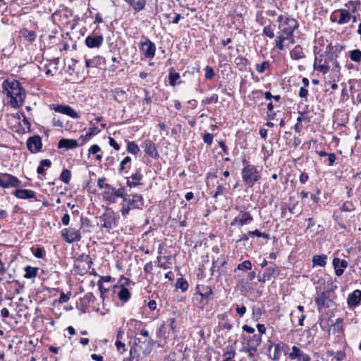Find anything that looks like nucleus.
Listing matches in <instances>:
<instances>
[{
    "label": "nucleus",
    "mask_w": 361,
    "mask_h": 361,
    "mask_svg": "<svg viewBox=\"0 0 361 361\" xmlns=\"http://www.w3.org/2000/svg\"><path fill=\"white\" fill-rule=\"evenodd\" d=\"M3 92L10 98V104L13 107L22 106L25 98V90L21 84L16 80H6L2 83Z\"/></svg>",
    "instance_id": "nucleus-1"
},
{
    "label": "nucleus",
    "mask_w": 361,
    "mask_h": 361,
    "mask_svg": "<svg viewBox=\"0 0 361 361\" xmlns=\"http://www.w3.org/2000/svg\"><path fill=\"white\" fill-rule=\"evenodd\" d=\"M337 55L334 53H328L323 59H315L314 66H318L317 69L324 74L327 73L330 70L339 73L341 66L336 60Z\"/></svg>",
    "instance_id": "nucleus-2"
},
{
    "label": "nucleus",
    "mask_w": 361,
    "mask_h": 361,
    "mask_svg": "<svg viewBox=\"0 0 361 361\" xmlns=\"http://www.w3.org/2000/svg\"><path fill=\"white\" fill-rule=\"evenodd\" d=\"M277 21L281 32L290 37V43H294L293 32L298 28V21L288 16L280 15Z\"/></svg>",
    "instance_id": "nucleus-3"
},
{
    "label": "nucleus",
    "mask_w": 361,
    "mask_h": 361,
    "mask_svg": "<svg viewBox=\"0 0 361 361\" xmlns=\"http://www.w3.org/2000/svg\"><path fill=\"white\" fill-rule=\"evenodd\" d=\"M242 180L245 184L252 188L254 185L261 179L259 171L256 166H247L243 167L241 171Z\"/></svg>",
    "instance_id": "nucleus-4"
},
{
    "label": "nucleus",
    "mask_w": 361,
    "mask_h": 361,
    "mask_svg": "<svg viewBox=\"0 0 361 361\" xmlns=\"http://www.w3.org/2000/svg\"><path fill=\"white\" fill-rule=\"evenodd\" d=\"M262 342V336L260 334H254L250 336L243 344V346L240 349V352L248 354V357L252 358L255 357L257 347Z\"/></svg>",
    "instance_id": "nucleus-5"
},
{
    "label": "nucleus",
    "mask_w": 361,
    "mask_h": 361,
    "mask_svg": "<svg viewBox=\"0 0 361 361\" xmlns=\"http://www.w3.org/2000/svg\"><path fill=\"white\" fill-rule=\"evenodd\" d=\"M235 209L238 211V214L231 221V226H238L242 227L250 224L253 221V217L249 212L242 207L236 206Z\"/></svg>",
    "instance_id": "nucleus-6"
},
{
    "label": "nucleus",
    "mask_w": 361,
    "mask_h": 361,
    "mask_svg": "<svg viewBox=\"0 0 361 361\" xmlns=\"http://www.w3.org/2000/svg\"><path fill=\"white\" fill-rule=\"evenodd\" d=\"M140 49V51L145 58L152 59L154 57L156 45L153 42H152L145 35L142 36Z\"/></svg>",
    "instance_id": "nucleus-7"
},
{
    "label": "nucleus",
    "mask_w": 361,
    "mask_h": 361,
    "mask_svg": "<svg viewBox=\"0 0 361 361\" xmlns=\"http://www.w3.org/2000/svg\"><path fill=\"white\" fill-rule=\"evenodd\" d=\"M330 19L332 22H336L338 25L348 23L351 20V13L347 9H338L333 12Z\"/></svg>",
    "instance_id": "nucleus-8"
},
{
    "label": "nucleus",
    "mask_w": 361,
    "mask_h": 361,
    "mask_svg": "<svg viewBox=\"0 0 361 361\" xmlns=\"http://www.w3.org/2000/svg\"><path fill=\"white\" fill-rule=\"evenodd\" d=\"M20 184L21 181L17 177L8 173H0V187L3 188H16Z\"/></svg>",
    "instance_id": "nucleus-9"
},
{
    "label": "nucleus",
    "mask_w": 361,
    "mask_h": 361,
    "mask_svg": "<svg viewBox=\"0 0 361 361\" xmlns=\"http://www.w3.org/2000/svg\"><path fill=\"white\" fill-rule=\"evenodd\" d=\"M51 109L54 110L56 112L67 115L73 118H79V114L70 106L61 104H51Z\"/></svg>",
    "instance_id": "nucleus-10"
},
{
    "label": "nucleus",
    "mask_w": 361,
    "mask_h": 361,
    "mask_svg": "<svg viewBox=\"0 0 361 361\" xmlns=\"http://www.w3.org/2000/svg\"><path fill=\"white\" fill-rule=\"evenodd\" d=\"M27 149L32 154L40 151L42 147V138L39 135L29 137L26 142Z\"/></svg>",
    "instance_id": "nucleus-11"
},
{
    "label": "nucleus",
    "mask_w": 361,
    "mask_h": 361,
    "mask_svg": "<svg viewBox=\"0 0 361 361\" xmlns=\"http://www.w3.org/2000/svg\"><path fill=\"white\" fill-rule=\"evenodd\" d=\"M124 202H127L132 209H142L144 207L143 197L137 194L128 195Z\"/></svg>",
    "instance_id": "nucleus-12"
},
{
    "label": "nucleus",
    "mask_w": 361,
    "mask_h": 361,
    "mask_svg": "<svg viewBox=\"0 0 361 361\" xmlns=\"http://www.w3.org/2000/svg\"><path fill=\"white\" fill-rule=\"evenodd\" d=\"M100 221L103 222L102 226L107 229H111L116 226V218L114 212H105L100 217Z\"/></svg>",
    "instance_id": "nucleus-13"
},
{
    "label": "nucleus",
    "mask_w": 361,
    "mask_h": 361,
    "mask_svg": "<svg viewBox=\"0 0 361 361\" xmlns=\"http://www.w3.org/2000/svg\"><path fill=\"white\" fill-rule=\"evenodd\" d=\"M329 297L330 294L329 291H323L317 295L315 298V303L319 312L324 308L329 307V302H330Z\"/></svg>",
    "instance_id": "nucleus-14"
},
{
    "label": "nucleus",
    "mask_w": 361,
    "mask_h": 361,
    "mask_svg": "<svg viewBox=\"0 0 361 361\" xmlns=\"http://www.w3.org/2000/svg\"><path fill=\"white\" fill-rule=\"evenodd\" d=\"M61 235L68 243L78 242L81 239V235L79 231H69L68 228H64L61 231Z\"/></svg>",
    "instance_id": "nucleus-15"
},
{
    "label": "nucleus",
    "mask_w": 361,
    "mask_h": 361,
    "mask_svg": "<svg viewBox=\"0 0 361 361\" xmlns=\"http://www.w3.org/2000/svg\"><path fill=\"white\" fill-rule=\"evenodd\" d=\"M144 151L146 154L152 158L157 159L159 157L155 143L150 140H147L144 142Z\"/></svg>",
    "instance_id": "nucleus-16"
},
{
    "label": "nucleus",
    "mask_w": 361,
    "mask_h": 361,
    "mask_svg": "<svg viewBox=\"0 0 361 361\" xmlns=\"http://www.w3.org/2000/svg\"><path fill=\"white\" fill-rule=\"evenodd\" d=\"M332 265L335 270L336 275L340 276L343 274L344 269L347 268L348 263L345 259L334 257L332 261Z\"/></svg>",
    "instance_id": "nucleus-17"
},
{
    "label": "nucleus",
    "mask_w": 361,
    "mask_h": 361,
    "mask_svg": "<svg viewBox=\"0 0 361 361\" xmlns=\"http://www.w3.org/2000/svg\"><path fill=\"white\" fill-rule=\"evenodd\" d=\"M104 39L102 35H89L85 39V44L89 48L99 47L103 43Z\"/></svg>",
    "instance_id": "nucleus-18"
},
{
    "label": "nucleus",
    "mask_w": 361,
    "mask_h": 361,
    "mask_svg": "<svg viewBox=\"0 0 361 361\" xmlns=\"http://www.w3.org/2000/svg\"><path fill=\"white\" fill-rule=\"evenodd\" d=\"M13 195L19 199L28 200L36 198V193L33 190L27 189H17L13 192Z\"/></svg>",
    "instance_id": "nucleus-19"
},
{
    "label": "nucleus",
    "mask_w": 361,
    "mask_h": 361,
    "mask_svg": "<svg viewBox=\"0 0 361 361\" xmlns=\"http://www.w3.org/2000/svg\"><path fill=\"white\" fill-rule=\"evenodd\" d=\"M361 300V290L357 289L352 293L349 294L347 303L350 307L357 306L360 303Z\"/></svg>",
    "instance_id": "nucleus-20"
},
{
    "label": "nucleus",
    "mask_w": 361,
    "mask_h": 361,
    "mask_svg": "<svg viewBox=\"0 0 361 361\" xmlns=\"http://www.w3.org/2000/svg\"><path fill=\"white\" fill-rule=\"evenodd\" d=\"M79 146L78 142L74 139L62 138L58 142V148H65L66 149H72Z\"/></svg>",
    "instance_id": "nucleus-21"
},
{
    "label": "nucleus",
    "mask_w": 361,
    "mask_h": 361,
    "mask_svg": "<svg viewBox=\"0 0 361 361\" xmlns=\"http://www.w3.org/2000/svg\"><path fill=\"white\" fill-rule=\"evenodd\" d=\"M142 179V175L140 171L133 173L130 177L127 178V185L132 188L141 185L140 180Z\"/></svg>",
    "instance_id": "nucleus-22"
},
{
    "label": "nucleus",
    "mask_w": 361,
    "mask_h": 361,
    "mask_svg": "<svg viewBox=\"0 0 361 361\" xmlns=\"http://www.w3.org/2000/svg\"><path fill=\"white\" fill-rule=\"evenodd\" d=\"M199 295L202 297V303L203 305L208 303L207 299L212 294V290L209 286H202L198 290Z\"/></svg>",
    "instance_id": "nucleus-23"
},
{
    "label": "nucleus",
    "mask_w": 361,
    "mask_h": 361,
    "mask_svg": "<svg viewBox=\"0 0 361 361\" xmlns=\"http://www.w3.org/2000/svg\"><path fill=\"white\" fill-rule=\"evenodd\" d=\"M169 82L170 85L175 86L176 85H179L181 83V81H177L180 78V75L178 73H176L174 71V68L173 67L170 68L169 70Z\"/></svg>",
    "instance_id": "nucleus-24"
},
{
    "label": "nucleus",
    "mask_w": 361,
    "mask_h": 361,
    "mask_svg": "<svg viewBox=\"0 0 361 361\" xmlns=\"http://www.w3.org/2000/svg\"><path fill=\"white\" fill-rule=\"evenodd\" d=\"M106 189L114 191V194L116 196V197L123 198V202L125 200H126V198L128 195L126 193V190H125L124 188H120L118 189H116L115 188L112 187L109 184H106Z\"/></svg>",
    "instance_id": "nucleus-25"
},
{
    "label": "nucleus",
    "mask_w": 361,
    "mask_h": 361,
    "mask_svg": "<svg viewBox=\"0 0 361 361\" xmlns=\"http://www.w3.org/2000/svg\"><path fill=\"white\" fill-rule=\"evenodd\" d=\"M290 54L292 59L300 60L305 58V54L302 48L300 45L295 46L290 51Z\"/></svg>",
    "instance_id": "nucleus-26"
},
{
    "label": "nucleus",
    "mask_w": 361,
    "mask_h": 361,
    "mask_svg": "<svg viewBox=\"0 0 361 361\" xmlns=\"http://www.w3.org/2000/svg\"><path fill=\"white\" fill-rule=\"evenodd\" d=\"M327 255H314L312 258L313 266L324 267L326 264Z\"/></svg>",
    "instance_id": "nucleus-27"
},
{
    "label": "nucleus",
    "mask_w": 361,
    "mask_h": 361,
    "mask_svg": "<svg viewBox=\"0 0 361 361\" xmlns=\"http://www.w3.org/2000/svg\"><path fill=\"white\" fill-rule=\"evenodd\" d=\"M128 3L136 12H139L145 8L146 0H128Z\"/></svg>",
    "instance_id": "nucleus-28"
},
{
    "label": "nucleus",
    "mask_w": 361,
    "mask_h": 361,
    "mask_svg": "<svg viewBox=\"0 0 361 361\" xmlns=\"http://www.w3.org/2000/svg\"><path fill=\"white\" fill-rule=\"evenodd\" d=\"M264 274L269 279L276 278L279 274V267L276 264H274L273 267L267 268L264 270Z\"/></svg>",
    "instance_id": "nucleus-29"
},
{
    "label": "nucleus",
    "mask_w": 361,
    "mask_h": 361,
    "mask_svg": "<svg viewBox=\"0 0 361 361\" xmlns=\"http://www.w3.org/2000/svg\"><path fill=\"white\" fill-rule=\"evenodd\" d=\"M25 274H24V278L25 279H32L37 276L39 268L32 267L30 265H27L24 269Z\"/></svg>",
    "instance_id": "nucleus-30"
},
{
    "label": "nucleus",
    "mask_w": 361,
    "mask_h": 361,
    "mask_svg": "<svg viewBox=\"0 0 361 361\" xmlns=\"http://www.w3.org/2000/svg\"><path fill=\"white\" fill-rule=\"evenodd\" d=\"M287 39H290V37L281 33V35L277 36L275 39V47L280 50H283V42Z\"/></svg>",
    "instance_id": "nucleus-31"
},
{
    "label": "nucleus",
    "mask_w": 361,
    "mask_h": 361,
    "mask_svg": "<svg viewBox=\"0 0 361 361\" xmlns=\"http://www.w3.org/2000/svg\"><path fill=\"white\" fill-rule=\"evenodd\" d=\"M118 297L121 300L127 302L130 298V293L127 288L121 287L118 293Z\"/></svg>",
    "instance_id": "nucleus-32"
},
{
    "label": "nucleus",
    "mask_w": 361,
    "mask_h": 361,
    "mask_svg": "<svg viewBox=\"0 0 361 361\" xmlns=\"http://www.w3.org/2000/svg\"><path fill=\"white\" fill-rule=\"evenodd\" d=\"M349 57L351 61L359 63L361 61V51L360 49H354L349 52Z\"/></svg>",
    "instance_id": "nucleus-33"
},
{
    "label": "nucleus",
    "mask_w": 361,
    "mask_h": 361,
    "mask_svg": "<svg viewBox=\"0 0 361 361\" xmlns=\"http://www.w3.org/2000/svg\"><path fill=\"white\" fill-rule=\"evenodd\" d=\"M71 178V172L68 169H63L60 175V180L64 183H69Z\"/></svg>",
    "instance_id": "nucleus-34"
},
{
    "label": "nucleus",
    "mask_w": 361,
    "mask_h": 361,
    "mask_svg": "<svg viewBox=\"0 0 361 361\" xmlns=\"http://www.w3.org/2000/svg\"><path fill=\"white\" fill-rule=\"evenodd\" d=\"M345 7H347L348 9L350 10L352 13H355L360 6V1H350L348 3L345 4Z\"/></svg>",
    "instance_id": "nucleus-35"
},
{
    "label": "nucleus",
    "mask_w": 361,
    "mask_h": 361,
    "mask_svg": "<svg viewBox=\"0 0 361 361\" xmlns=\"http://www.w3.org/2000/svg\"><path fill=\"white\" fill-rule=\"evenodd\" d=\"M127 151L129 153L136 155L140 152V148L136 143H135L134 142L132 141V142H128Z\"/></svg>",
    "instance_id": "nucleus-36"
},
{
    "label": "nucleus",
    "mask_w": 361,
    "mask_h": 361,
    "mask_svg": "<svg viewBox=\"0 0 361 361\" xmlns=\"http://www.w3.org/2000/svg\"><path fill=\"white\" fill-rule=\"evenodd\" d=\"M302 353L298 347L294 345L292 347V351L289 353V358L290 360L300 359Z\"/></svg>",
    "instance_id": "nucleus-37"
},
{
    "label": "nucleus",
    "mask_w": 361,
    "mask_h": 361,
    "mask_svg": "<svg viewBox=\"0 0 361 361\" xmlns=\"http://www.w3.org/2000/svg\"><path fill=\"white\" fill-rule=\"evenodd\" d=\"M270 66L268 61H263L261 64H256L255 69L259 73H264Z\"/></svg>",
    "instance_id": "nucleus-38"
},
{
    "label": "nucleus",
    "mask_w": 361,
    "mask_h": 361,
    "mask_svg": "<svg viewBox=\"0 0 361 361\" xmlns=\"http://www.w3.org/2000/svg\"><path fill=\"white\" fill-rule=\"evenodd\" d=\"M104 198L111 203H115L116 202V197L114 194V191L106 189L104 192Z\"/></svg>",
    "instance_id": "nucleus-39"
},
{
    "label": "nucleus",
    "mask_w": 361,
    "mask_h": 361,
    "mask_svg": "<svg viewBox=\"0 0 361 361\" xmlns=\"http://www.w3.org/2000/svg\"><path fill=\"white\" fill-rule=\"evenodd\" d=\"M219 101V96L216 94H213L210 97H207L202 100V105L210 104L212 103H217Z\"/></svg>",
    "instance_id": "nucleus-40"
},
{
    "label": "nucleus",
    "mask_w": 361,
    "mask_h": 361,
    "mask_svg": "<svg viewBox=\"0 0 361 361\" xmlns=\"http://www.w3.org/2000/svg\"><path fill=\"white\" fill-rule=\"evenodd\" d=\"M248 235H250V236H257V237L264 238L267 240H269L270 238L269 234L266 233H262L258 229H255V231H248Z\"/></svg>",
    "instance_id": "nucleus-41"
},
{
    "label": "nucleus",
    "mask_w": 361,
    "mask_h": 361,
    "mask_svg": "<svg viewBox=\"0 0 361 361\" xmlns=\"http://www.w3.org/2000/svg\"><path fill=\"white\" fill-rule=\"evenodd\" d=\"M204 70L205 71V75H204L205 79L206 80H212L215 75L213 68L209 66H205Z\"/></svg>",
    "instance_id": "nucleus-42"
},
{
    "label": "nucleus",
    "mask_w": 361,
    "mask_h": 361,
    "mask_svg": "<svg viewBox=\"0 0 361 361\" xmlns=\"http://www.w3.org/2000/svg\"><path fill=\"white\" fill-rule=\"evenodd\" d=\"M355 209V207L351 202H345L341 207L342 212H351Z\"/></svg>",
    "instance_id": "nucleus-43"
},
{
    "label": "nucleus",
    "mask_w": 361,
    "mask_h": 361,
    "mask_svg": "<svg viewBox=\"0 0 361 361\" xmlns=\"http://www.w3.org/2000/svg\"><path fill=\"white\" fill-rule=\"evenodd\" d=\"M238 269L241 270H250L252 264L249 260H245L238 265Z\"/></svg>",
    "instance_id": "nucleus-44"
},
{
    "label": "nucleus",
    "mask_w": 361,
    "mask_h": 361,
    "mask_svg": "<svg viewBox=\"0 0 361 361\" xmlns=\"http://www.w3.org/2000/svg\"><path fill=\"white\" fill-rule=\"evenodd\" d=\"M235 354L236 353L235 349L231 346L227 348L226 350H224L223 357H235Z\"/></svg>",
    "instance_id": "nucleus-45"
},
{
    "label": "nucleus",
    "mask_w": 361,
    "mask_h": 361,
    "mask_svg": "<svg viewBox=\"0 0 361 361\" xmlns=\"http://www.w3.org/2000/svg\"><path fill=\"white\" fill-rule=\"evenodd\" d=\"M23 34L25 36V37L27 38L30 42H33L36 38V34L33 31H29L27 30H25L23 32Z\"/></svg>",
    "instance_id": "nucleus-46"
},
{
    "label": "nucleus",
    "mask_w": 361,
    "mask_h": 361,
    "mask_svg": "<svg viewBox=\"0 0 361 361\" xmlns=\"http://www.w3.org/2000/svg\"><path fill=\"white\" fill-rule=\"evenodd\" d=\"M32 253L37 258H43L46 255L45 251L42 247H37L32 251Z\"/></svg>",
    "instance_id": "nucleus-47"
},
{
    "label": "nucleus",
    "mask_w": 361,
    "mask_h": 361,
    "mask_svg": "<svg viewBox=\"0 0 361 361\" xmlns=\"http://www.w3.org/2000/svg\"><path fill=\"white\" fill-rule=\"evenodd\" d=\"M263 34L271 39L274 37V30L270 25L264 27Z\"/></svg>",
    "instance_id": "nucleus-48"
},
{
    "label": "nucleus",
    "mask_w": 361,
    "mask_h": 361,
    "mask_svg": "<svg viewBox=\"0 0 361 361\" xmlns=\"http://www.w3.org/2000/svg\"><path fill=\"white\" fill-rule=\"evenodd\" d=\"M177 287L180 288L182 291H185L188 288V283L183 279H178L177 281Z\"/></svg>",
    "instance_id": "nucleus-49"
},
{
    "label": "nucleus",
    "mask_w": 361,
    "mask_h": 361,
    "mask_svg": "<svg viewBox=\"0 0 361 361\" xmlns=\"http://www.w3.org/2000/svg\"><path fill=\"white\" fill-rule=\"evenodd\" d=\"M131 209L132 208L130 207V205L127 202L123 203L122 204V207L121 209V212L122 216L123 217H126L129 214V212Z\"/></svg>",
    "instance_id": "nucleus-50"
},
{
    "label": "nucleus",
    "mask_w": 361,
    "mask_h": 361,
    "mask_svg": "<svg viewBox=\"0 0 361 361\" xmlns=\"http://www.w3.org/2000/svg\"><path fill=\"white\" fill-rule=\"evenodd\" d=\"M307 221H308V224H307V229H306V231L307 232H310V233H312V234L311 235V237L312 238H314L316 235L317 233H314L311 228L314 226V221H313V219L312 218H308L307 219Z\"/></svg>",
    "instance_id": "nucleus-51"
},
{
    "label": "nucleus",
    "mask_w": 361,
    "mask_h": 361,
    "mask_svg": "<svg viewBox=\"0 0 361 361\" xmlns=\"http://www.w3.org/2000/svg\"><path fill=\"white\" fill-rule=\"evenodd\" d=\"M91 127L89 130V133H87L85 136H91L92 135H96L98 133H99V130L96 126L95 124L92 123V121H90Z\"/></svg>",
    "instance_id": "nucleus-52"
},
{
    "label": "nucleus",
    "mask_w": 361,
    "mask_h": 361,
    "mask_svg": "<svg viewBox=\"0 0 361 361\" xmlns=\"http://www.w3.org/2000/svg\"><path fill=\"white\" fill-rule=\"evenodd\" d=\"M71 292L68 293H61L60 294V298L59 299V303H64V302H66L69 300L70 299V296H71Z\"/></svg>",
    "instance_id": "nucleus-53"
},
{
    "label": "nucleus",
    "mask_w": 361,
    "mask_h": 361,
    "mask_svg": "<svg viewBox=\"0 0 361 361\" xmlns=\"http://www.w3.org/2000/svg\"><path fill=\"white\" fill-rule=\"evenodd\" d=\"M213 135L209 133H207L203 136L204 142L208 145H211L213 142Z\"/></svg>",
    "instance_id": "nucleus-54"
},
{
    "label": "nucleus",
    "mask_w": 361,
    "mask_h": 361,
    "mask_svg": "<svg viewBox=\"0 0 361 361\" xmlns=\"http://www.w3.org/2000/svg\"><path fill=\"white\" fill-rule=\"evenodd\" d=\"M226 188L221 185H219L216 188V192L213 195V197L216 198L219 195L224 194Z\"/></svg>",
    "instance_id": "nucleus-55"
},
{
    "label": "nucleus",
    "mask_w": 361,
    "mask_h": 361,
    "mask_svg": "<svg viewBox=\"0 0 361 361\" xmlns=\"http://www.w3.org/2000/svg\"><path fill=\"white\" fill-rule=\"evenodd\" d=\"M281 354V349L279 345H274V352L272 357L273 360H278Z\"/></svg>",
    "instance_id": "nucleus-56"
},
{
    "label": "nucleus",
    "mask_w": 361,
    "mask_h": 361,
    "mask_svg": "<svg viewBox=\"0 0 361 361\" xmlns=\"http://www.w3.org/2000/svg\"><path fill=\"white\" fill-rule=\"evenodd\" d=\"M100 150H101V149L99 145H93L88 149V154H89V155L95 154H97L99 152H100Z\"/></svg>",
    "instance_id": "nucleus-57"
},
{
    "label": "nucleus",
    "mask_w": 361,
    "mask_h": 361,
    "mask_svg": "<svg viewBox=\"0 0 361 361\" xmlns=\"http://www.w3.org/2000/svg\"><path fill=\"white\" fill-rule=\"evenodd\" d=\"M114 92L116 94V96L117 97H119L121 98V100H119L118 99L116 98V99L118 101V102H122L123 101V97H124V94H125V91L120 89V88H116L114 90Z\"/></svg>",
    "instance_id": "nucleus-58"
},
{
    "label": "nucleus",
    "mask_w": 361,
    "mask_h": 361,
    "mask_svg": "<svg viewBox=\"0 0 361 361\" xmlns=\"http://www.w3.org/2000/svg\"><path fill=\"white\" fill-rule=\"evenodd\" d=\"M345 353L343 351H338L336 353V354L334 355V358L337 361H342L345 359Z\"/></svg>",
    "instance_id": "nucleus-59"
},
{
    "label": "nucleus",
    "mask_w": 361,
    "mask_h": 361,
    "mask_svg": "<svg viewBox=\"0 0 361 361\" xmlns=\"http://www.w3.org/2000/svg\"><path fill=\"white\" fill-rule=\"evenodd\" d=\"M216 276H219L221 274V272L220 271V269L217 268L216 265H215L214 264L212 263V267L211 268V274L212 276H214V275H216Z\"/></svg>",
    "instance_id": "nucleus-60"
},
{
    "label": "nucleus",
    "mask_w": 361,
    "mask_h": 361,
    "mask_svg": "<svg viewBox=\"0 0 361 361\" xmlns=\"http://www.w3.org/2000/svg\"><path fill=\"white\" fill-rule=\"evenodd\" d=\"M307 94H308V90H307V87H301L300 88L299 92H298L299 97L301 98H307Z\"/></svg>",
    "instance_id": "nucleus-61"
},
{
    "label": "nucleus",
    "mask_w": 361,
    "mask_h": 361,
    "mask_svg": "<svg viewBox=\"0 0 361 361\" xmlns=\"http://www.w3.org/2000/svg\"><path fill=\"white\" fill-rule=\"evenodd\" d=\"M226 262L225 259L221 258H217L215 261L213 262V264L216 265L217 268H221L226 264Z\"/></svg>",
    "instance_id": "nucleus-62"
},
{
    "label": "nucleus",
    "mask_w": 361,
    "mask_h": 361,
    "mask_svg": "<svg viewBox=\"0 0 361 361\" xmlns=\"http://www.w3.org/2000/svg\"><path fill=\"white\" fill-rule=\"evenodd\" d=\"M109 145L112 147L115 150H118L120 149L119 145L116 142V141L113 138L109 137Z\"/></svg>",
    "instance_id": "nucleus-63"
},
{
    "label": "nucleus",
    "mask_w": 361,
    "mask_h": 361,
    "mask_svg": "<svg viewBox=\"0 0 361 361\" xmlns=\"http://www.w3.org/2000/svg\"><path fill=\"white\" fill-rule=\"evenodd\" d=\"M308 179L309 176L307 173L303 172L300 175L299 180L302 184L305 183L308 180Z\"/></svg>",
    "instance_id": "nucleus-64"
}]
</instances>
